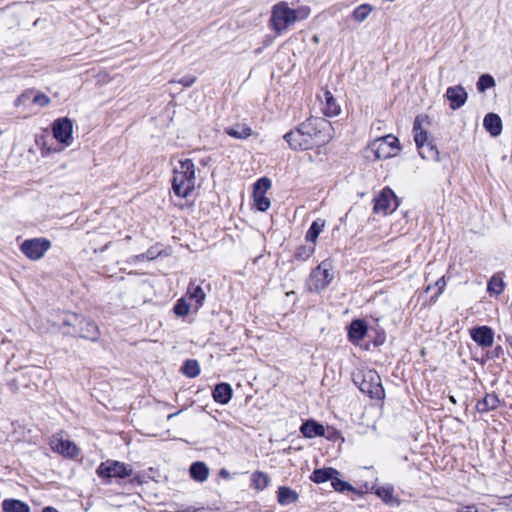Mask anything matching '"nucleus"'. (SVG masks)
<instances>
[{"label": "nucleus", "instance_id": "e433bc0d", "mask_svg": "<svg viewBox=\"0 0 512 512\" xmlns=\"http://www.w3.org/2000/svg\"><path fill=\"white\" fill-rule=\"evenodd\" d=\"M190 304H188L185 300V298H181L177 301V303L174 306V313L177 316H187L190 312Z\"/></svg>", "mask_w": 512, "mask_h": 512}, {"label": "nucleus", "instance_id": "a19ab883", "mask_svg": "<svg viewBox=\"0 0 512 512\" xmlns=\"http://www.w3.org/2000/svg\"><path fill=\"white\" fill-rule=\"evenodd\" d=\"M33 103L40 107H45L50 103V98L43 93H39L34 96Z\"/></svg>", "mask_w": 512, "mask_h": 512}, {"label": "nucleus", "instance_id": "7ed1b4c3", "mask_svg": "<svg viewBox=\"0 0 512 512\" xmlns=\"http://www.w3.org/2000/svg\"><path fill=\"white\" fill-rule=\"evenodd\" d=\"M63 333L70 336H79L90 341L99 339L100 331L97 324L81 315L66 313L62 320Z\"/></svg>", "mask_w": 512, "mask_h": 512}, {"label": "nucleus", "instance_id": "a211bd4d", "mask_svg": "<svg viewBox=\"0 0 512 512\" xmlns=\"http://www.w3.org/2000/svg\"><path fill=\"white\" fill-rule=\"evenodd\" d=\"M483 126L493 137L500 135L502 132V120L495 113H488L484 117Z\"/></svg>", "mask_w": 512, "mask_h": 512}, {"label": "nucleus", "instance_id": "39448f33", "mask_svg": "<svg viewBox=\"0 0 512 512\" xmlns=\"http://www.w3.org/2000/svg\"><path fill=\"white\" fill-rule=\"evenodd\" d=\"M270 23L273 30L277 34H281L295 23L294 9L284 1L275 4L272 7Z\"/></svg>", "mask_w": 512, "mask_h": 512}, {"label": "nucleus", "instance_id": "f3484780", "mask_svg": "<svg viewBox=\"0 0 512 512\" xmlns=\"http://www.w3.org/2000/svg\"><path fill=\"white\" fill-rule=\"evenodd\" d=\"M367 324L365 321L357 319L353 320L349 325L348 338L353 343L361 341L367 333Z\"/></svg>", "mask_w": 512, "mask_h": 512}, {"label": "nucleus", "instance_id": "c9c22d12", "mask_svg": "<svg viewBox=\"0 0 512 512\" xmlns=\"http://www.w3.org/2000/svg\"><path fill=\"white\" fill-rule=\"evenodd\" d=\"M496 85L494 78L489 74H483L479 77L477 82V89L479 92H484L491 89Z\"/></svg>", "mask_w": 512, "mask_h": 512}, {"label": "nucleus", "instance_id": "4468645a", "mask_svg": "<svg viewBox=\"0 0 512 512\" xmlns=\"http://www.w3.org/2000/svg\"><path fill=\"white\" fill-rule=\"evenodd\" d=\"M470 336L480 347L488 348L494 343V332L489 326H478L470 330Z\"/></svg>", "mask_w": 512, "mask_h": 512}, {"label": "nucleus", "instance_id": "9d476101", "mask_svg": "<svg viewBox=\"0 0 512 512\" xmlns=\"http://www.w3.org/2000/svg\"><path fill=\"white\" fill-rule=\"evenodd\" d=\"M398 207V201L394 192L385 187L374 199L373 210L375 213L387 215L392 213Z\"/></svg>", "mask_w": 512, "mask_h": 512}, {"label": "nucleus", "instance_id": "ddd939ff", "mask_svg": "<svg viewBox=\"0 0 512 512\" xmlns=\"http://www.w3.org/2000/svg\"><path fill=\"white\" fill-rule=\"evenodd\" d=\"M51 449L63 456L75 458L79 454V449L75 443L70 440H64L53 436L50 441Z\"/></svg>", "mask_w": 512, "mask_h": 512}, {"label": "nucleus", "instance_id": "de8ad7c7", "mask_svg": "<svg viewBox=\"0 0 512 512\" xmlns=\"http://www.w3.org/2000/svg\"><path fill=\"white\" fill-rule=\"evenodd\" d=\"M42 512H59V511H58V510H56V509H55V508H53V507L48 506V507H45V508L42 510Z\"/></svg>", "mask_w": 512, "mask_h": 512}, {"label": "nucleus", "instance_id": "c85d7f7f", "mask_svg": "<svg viewBox=\"0 0 512 512\" xmlns=\"http://www.w3.org/2000/svg\"><path fill=\"white\" fill-rule=\"evenodd\" d=\"M414 131V141L418 149L425 148V144L430 142L428 138V133L421 128V124L419 119L416 118L413 125Z\"/></svg>", "mask_w": 512, "mask_h": 512}, {"label": "nucleus", "instance_id": "f8f14e48", "mask_svg": "<svg viewBox=\"0 0 512 512\" xmlns=\"http://www.w3.org/2000/svg\"><path fill=\"white\" fill-rule=\"evenodd\" d=\"M271 182L268 178H260L254 184L253 197L255 205L259 211H266L270 207V200L264 195L265 192L270 188Z\"/></svg>", "mask_w": 512, "mask_h": 512}, {"label": "nucleus", "instance_id": "79ce46f5", "mask_svg": "<svg viewBox=\"0 0 512 512\" xmlns=\"http://www.w3.org/2000/svg\"><path fill=\"white\" fill-rule=\"evenodd\" d=\"M196 81V78L194 76H185L182 79L178 81V83L182 84L185 87L192 86Z\"/></svg>", "mask_w": 512, "mask_h": 512}, {"label": "nucleus", "instance_id": "6ab92c4d", "mask_svg": "<svg viewBox=\"0 0 512 512\" xmlns=\"http://www.w3.org/2000/svg\"><path fill=\"white\" fill-rule=\"evenodd\" d=\"M232 387L228 383L217 384L213 390V399L219 404H227L232 397Z\"/></svg>", "mask_w": 512, "mask_h": 512}, {"label": "nucleus", "instance_id": "c03bdc74", "mask_svg": "<svg viewBox=\"0 0 512 512\" xmlns=\"http://www.w3.org/2000/svg\"><path fill=\"white\" fill-rule=\"evenodd\" d=\"M435 285L438 287L439 292L441 293L443 291L444 287L446 286L445 278L444 277L439 278L436 281Z\"/></svg>", "mask_w": 512, "mask_h": 512}, {"label": "nucleus", "instance_id": "4c0bfd02", "mask_svg": "<svg viewBox=\"0 0 512 512\" xmlns=\"http://www.w3.org/2000/svg\"><path fill=\"white\" fill-rule=\"evenodd\" d=\"M376 494L386 503H390L393 499V489L391 487H379Z\"/></svg>", "mask_w": 512, "mask_h": 512}, {"label": "nucleus", "instance_id": "f257e3e1", "mask_svg": "<svg viewBox=\"0 0 512 512\" xmlns=\"http://www.w3.org/2000/svg\"><path fill=\"white\" fill-rule=\"evenodd\" d=\"M331 123L320 117H311L301 123L295 130L284 135V139L293 150H309L323 146L332 139Z\"/></svg>", "mask_w": 512, "mask_h": 512}, {"label": "nucleus", "instance_id": "9b49d317", "mask_svg": "<svg viewBox=\"0 0 512 512\" xmlns=\"http://www.w3.org/2000/svg\"><path fill=\"white\" fill-rule=\"evenodd\" d=\"M73 124L69 118H60L53 123V136L60 143L69 146L72 144Z\"/></svg>", "mask_w": 512, "mask_h": 512}, {"label": "nucleus", "instance_id": "20e7f679", "mask_svg": "<svg viewBox=\"0 0 512 512\" xmlns=\"http://www.w3.org/2000/svg\"><path fill=\"white\" fill-rule=\"evenodd\" d=\"M355 384L360 391L367 394L370 398L382 399L385 396L381 378L374 370H367L354 379Z\"/></svg>", "mask_w": 512, "mask_h": 512}, {"label": "nucleus", "instance_id": "cd10ccee", "mask_svg": "<svg viewBox=\"0 0 512 512\" xmlns=\"http://www.w3.org/2000/svg\"><path fill=\"white\" fill-rule=\"evenodd\" d=\"M4 512H30V507L17 499H5L2 502Z\"/></svg>", "mask_w": 512, "mask_h": 512}, {"label": "nucleus", "instance_id": "c756f323", "mask_svg": "<svg viewBox=\"0 0 512 512\" xmlns=\"http://www.w3.org/2000/svg\"><path fill=\"white\" fill-rule=\"evenodd\" d=\"M251 484L257 490H264L269 485V477L264 472L255 471L251 476Z\"/></svg>", "mask_w": 512, "mask_h": 512}, {"label": "nucleus", "instance_id": "37998d69", "mask_svg": "<svg viewBox=\"0 0 512 512\" xmlns=\"http://www.w3.org/2000/svg\"><path fill=\"white\" fill-rule=\"evenodd\" d=\"M457 512H479L475 505H466L457 510Z\"/></svg>", "mask_w": 512, "mask_h": 512}, {"label": "nucleus", "instance_id": "8fccbe9b", "mask_svg": "<svg viewBox=\"0 0 512 512\" xmlns=\"http://www.w3.org/2000/svg\"><path fill=\"white\" fill-rule=\"evenodd\" d=\"M507 341L510 343V345L512 346V336H509L507 337Z\"/></svg>", "mask_w": 512, "mask_h": 512}, {"label": "nucleus", "instance_id": "72a5a7b5", "mask_svg": "<svg viewBox=\"0 0 512 512\" xmlns=\"http://www.w3.org/2000/svg\"><path fill=\"white\" fill-rule=\"evenodd\" d=\"M182 372L190 378L196 377L200 373V367L197 360H187L182 366Z\"/></svg>", "mask_w": 512, "mask_h": 512}, {"label": "nucleus", "instance_id": "412c9836", "mask_svg": "<svg viewBox=\"0 0 512 512\" xmlns=\"http://www.w3.org/2000/svg\"><path fill=\"white\" fill-rule=\"evenodd\" d=\"M321 101L324 104L322 110L326 116H337L340 113V106L336 103V100L330 91H324L323 99Z\"/></svg>", "mask_w": 512, "mask_h": 512}, {"label": "nucleus", "instance_id": "6e6552de", "mask_svg": "<svg viewBox=\"0 0 512 512\" xmlns=\"http://www.w3.org/2000/svg\"><path fill=\"white\" fill-rule=\"evenodd\" d=\"M96 472L102 479L126 478L132 475L133 469L130 465L122 462L107 460L98 466Z\"/></svg>", "mask_w": 512, "mask_h": 512}, {"label": "nucleus", "instance_id": "3c124183", "mask_svg": "<svg viewBox=\"0 0 512 512\" xmlns=\"http://www.w3.org/2000/svg\"><path fill=\"white\" fill-rule=\"evenodd\" d=\"M226 474H227L226 471H224V470L221 471V475H226Z\"/></svg>", "mask_w": 512, "mask_h": 512}, {"label": "nucleus", "instance_id": "09e8293b", "mask_svg": "<svg viewBox=\"0 0 512 512\" xmlns=\"http://www.w3.org/2000/svg\"><path fill=\"white\" fill-rule=\"evenodd\" d=\"M180 412H181V411H178V412H176V413H174V414H170V415L168 416V419H170V418H172V417H174V416L178 415Z\"/></svg>", "mask_w": 512, "mask_h": 512}, {"label": "nucleus", "instance_id": "58836bf2", "mask_svg": "<svg viewBox=\"0 0 512 512\" xmlns=\"http://www.w3.org/2000/svg\"><path fill=\"white\" fill-rule=\"evenodd\" d=\"M332 486L336 491L339 492L353 490V487L348 482L340 480L338 476H334V479L332 480Z\"/></svg>", "mask_w": 512, "mask_h": 512}, {"label": "nucleus", "instance_id": "603ef678", "mask_svg": "<svg viewBox=\"0 0 512 512\" xmlns=\"http://www.w3.org/2000/svg\"><path fill=\"white\" fill-rule=\"evenodd\" d=\"M506 498H508V499H510L512 501V495H509Z\"/></svg>", "mask_w": 512, "mask_h": 512}, {"label": "nucleus", "instance_id": "a18cd8bd", "mask_svg": "<svg viewBox=\"0 0 512 512\" xmlns=\"http://www.w3.org/2000/svg\"><path fill=\"white\" fill-rule=\"evenodd\" d=\"M503 353V348L501 346H497L494 348L491 358H498Z\"/></svg>", "mask_w": 512, "mask_h": 512}, {"label": "nucleus", "instance_id": "a878e982", "mask_svg": "<svg viewBox=\"0 0 512 512\" xmlns=\"http://www.w3.org/2000/svg\"><path fill=\"white\" fill-rule=\"evenodd\" d=\"M190 475L191 477L198 481L204 482L207 480L209 476V469L203 462H195L190 466Z\"/></svg>", "mask_w": 512, "mask_h": 512}, {"label": "nucleus", "instance_id": "5701e85b", "mask_svg": "<svg viewBox=\"0 0 512 512\" xmlns=\"http://www.w3.org/2000/svg\"><path fill=\"white\" fill-rule=\"evenodd\" d=\"M298 494L289 487L281 486L277 491V500L280 505H289L298 501Z\"/></svg>", "mask_w": 512, "mask_h": 512}, {"label": "nucleus", "instance_id": "2f4dec72", "mask_svg": "<svg viewBox=\"0 0 512 512\" xmlns=\"http://www.w3.org/2000/svg\"><path fill=\"white\" fill-rule=\"evenodd\" d=\"M315 252V245H302L298 247L295 251L294 257L298 261H306L308 260Z\"/></svg>", "mask_w": 512, "mask_h": 512}, {"label": "nucleus", "instance_id": "1a4fd4ad", "mask_svg": "<svg viewBox=\"0 0 512 512\" xmlns=\"http://www.w3.org/2000/svg\"><path fill=\"white\" fill-rule=\"evenodd\" d=\"M51 248V242L46 238H33L25 240L21 246V252L30 260H39Z\"/></svg>", "mask_w": 512, "mask_h": 512}, {"label": "nucleus", "instance_id": "aec40b11", "mask_svg": "<svg viewBox=\"0 0 512 512\" xmlns=\"http://www.w3.org/2000/svg\"><path fill=\"white\" fill-rule=\"evenodd\" d=\"M300 432L306 438H314L317 436H324L325 428L314 420H307L301 425Z\"/></svg>", "mask_w": 512, "mask_h": 512}, {"label": "nucleus", "instance_id": "423d86ee", "mask_svg": "<svg viewBox=\"0 0 512 512\" xmlns=\"http://www.w3.org/2000/svg\"><path fill=\"white\" fill-rule=\"evenodd\" d=\"M369 147L377 160L392 158L400 150L399 140L391 134L375 139Z\"/></svg>", "mask_w": 512, "mask_h": 512}, {"label": "nucleus", "instance_id": "b1692460", "mask_svg": "<svg viewBox=\"0 0 512 512\" xmlns=\"http://www.w3.org/2000/svg\"><path fill=\"white\" fill-rule=\"evenodd\" d=\"M339 472L334 468H323V469H316L313 471V473L310 476V479L314 483H324L328 480H333L334 476H338Z\"/></svg>", "mask_w": 512, "mask_h": 512}, {"label": "nucleus", "instance_id": "4be33fe9", "mask_svg": "<svg viewBox=\"0 0 512 512\" xmlns=\"http://www.w3.org/2000/svg\"><path fill=\"white\" fill-rule=\"evenodd\" d=\"M500 400L495 393H489L479 400L476 404V409L479 413H486L496 409L499 406Z\"/></svg>", "mask_w": 512, "mask_h": 512}, {"label": "nucleus", "instance_id": "ea45409f", "mask_svg": "<svg viewBox=\"0 0 512 512\" xmlns=\"http://www.w3.org/2000/svg\"><path fill=\"white\" fill-rule=\"evenodd\" d=\"M310 12H311V10L307 6H301V7H298L297 9H294L295 22L298 20H304V19L308 18V16L310 15Z\"/></svg>", "mask_w": 512, "mask_h": 512}, {"label": "nucleus", "instance_id": "f704fd0d", "mask_svg": "<svg viewBox=\"0 0 512 512\" xmlns=\"http://www.w3.org/2000/svg\"><path fill=\"white\" fill-rule=\"evenodd\" d=\"M372 11V7L369 4H362L356 7L353 11V17L358 22H363L367 19Z\"/></svg>", "mask_w": 512, "mask_h": 512}, {"label": "nucleus", "instance_id": "0eeeda50", "mask_svg": "<svg viewBox=\"0 0 512 512\" xmlns=\"http://www.w3.org/2000/svg\"><path fill=\"white\" fill-rule=\"evenodd\" d=\"M333 278L331 261L329 259L323 260L310 273V289L321 292L331 283Z\"/></svg>", "mask_w": 512, "mask_h": 512}, {"label": "nucleus", "instance_id": "49530a36", "mask_svg": "<svg viewBox=\"0 0 512 512\" xmlns=\"http://www.w3.org/2000/svg\"><path fill=\"white\" fill-rule=\"evenodd\" d=\"M145 258H148L150 259V257H146L145 254H140V255H136L133 257V261L134 262H137V261H141V260H144Z\"/></svg>", "mask_w": 512, "mask_h": 512}, {"label": "nucleus", "instance_id": "393cba45", "mask_svg": "<svg viewBox=\"0 0 512 512\" xmlns=\"http://www.w3.org/2000/svg\"><path fill=\"white\" fill-rule=\"evenodd\" d=\"M325 224V220L321 218H318L315 221H313L310 228L306 232L305 240L315 245L318 236L325 228Z\"/></svg>", "mask_w": 512, "mask_h": 512}, {"label": "nucleus", "instance_id": "bb28decb", "mask_svg": "<svg viewBox=\"0 0 512 512\" xmlns=\"http://www.w3.org/2000/svg\"><path fill=\"white\" fill-rule=\"evenodd\" d=\"M225 133L236 139H247L252 134V130L246 124H236L225 128Z\"/></svg>", "mask_w": 512, "mask_h": 512}, {"label": "nucleus", "instance_id": "473e14b6", "mask_svg": "<svg viewBox=\"0 0 512 512\" xmlns=\"http://www.w3.org/2000/svg\"><path fill=\"white\" fill-rule=\"evenodd\" d=\"M418 150H419L420 156L423 159L436 160V161L439 160V152H438L437 148L431 142L426 143L425 148L418 149Z\"/></svg>", "mask_w": 512, "mask_h": 512}, {"label": "nucleus", "instance_id": "f03ea898", "mask_svg": "<svg viewBox=\"0 0 512 512\" xmlns=\"http://www.w3.org/2000/svg\"><path fill=\"white\" fill-rule=\"evenodd\" d=\"M196 168L191 159L179 160L173 167L172 191L179 198H188L195 189Z\"/></svg>", "mask_w": 512, "mask_h": 512}, {"label": "nucleus", "instance_id": "dca6fc26", "mask_svg": "<svg viewBox=\"0 0 512 512\" xmlns=\"http://www.w3.org/2000/svg\"><path fill=\"white\" fill-rule=\"evenodd\" d=\"M186 296L190 301L195 302V311H197L204 304L206 299V293L200 285L196 284V281H191L189 283Z\"/></svg>", "mask_w": 512, "mask_h": 512}, {"label": "nucleus", "instance_id": "7c9ffc66", "mask_svg": "<svg viewBox=\"0 0 512 512\" xmlns=\"http://www.w3.org/2000/svg\"><path fill=\"white\" fill-rule=\"evenodd\" d=\"M504 288V281L497 275L492 276L487 284V291L490 294L500 295L504 291Z\"/></svg>", "mask_w": 512, "mask_h": 512}, {"label": "nucleus", "instance_id": "2eb2a0df", "mask_svg": "<svg viewBox=\"0 0 512 512\" xmlns=\"http://www.w3.org/2000/svg\"><path fill=\"white\" fill-rule=\"evenodd\" d=\"M446 97L450 101L451 109L457 110L466 103L468 94L463 86L456 85L447 88Z\"/></svg>", "mask_w": 512, "mask_h": 512}]
</instances>
